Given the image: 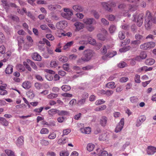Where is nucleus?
Here are the masks:
<instances>
[{"label": "nucleus", "instance_id": "1", "mask_svg": "<svg viewBox=\"0 0 156 156\" xmlns=\"http://www.w3.org/2000/svg\"><path fill=\"white\" fill-rule=\"evenodd\" d=\"M156 23L155 17L153 16L151 13L147 10L145 13V27L147 30L150 29L153 24Z\"/></svg>", "mask_w": 156, "mask_h": 156}, {"label": "nucleus", "instance_id": "2", "mask_svg": "<svg viewBox=\"0 0 156 156\" xmlns=\"http://www.w3.org/2000/svg\"><path fill=\"white\" fill-rule=\"evenodd\" d=\"M155 46V42L150 41L144 43L140 46V48L143 50L150 49L154 48Z\"/></svg>", "mask_w": 156, "mask_h": 156}, {"label": "nucleus", "instance_id": "3", "mask_svg": "<svg viewBox=\"0 0 156 156\" xmlns=\"http://www.w3.org/2000/svg\"><path fill=\"white\" fill-rule=\"evenodd\" d=\"M94 54L93 51L90 50H87L84 51V56L82 59L84 61H89L92 57Z\"/></svg>", "mask_w": 156, "mask_h": 156}, {"label": "nucleus", "instance_id": "4", "mask_svg": "<svg viewBox=\"0 0 156 156\" xmlns=\"http://www.w3.org/2000/svg\"><path fill=\"white\" fill-rule=\"evenodd\" d=\"M128 10L124 11L123 12V14L124 16H127L129 17L131 15L129 14V12H133L136 11L137 9L138 6L136 5H132L130 4H128Z\"/></svg>", "mask_w": 156, "mask_h": 156}, {"label": "nucleus", "instance_id": "5", "mask_svg": "<svg viewBox=\"0 0 156 156\" xmlns=\"http://www.w3.org/2000/svg\"><path fill=\"white\" fill-rule=\"evenodd\" d=\"M143 17L144 15L142 13L139 14L137 16L136 15H133V17L134 18L133 21L136 22L137 25L140 27L141 26L143 23Z\"/></svg>", "mask_w": 156, "mask_h": 156}, {"label": "nucleus", "instance_id": "6", "mask_svg": "<svg viewBox=\"0 0 156 156\" xmlns=\"http://www.w3.org/2000/svg\"><path fill=\"white\" fill-rule=\"evenodd\" d=\"M63 10L65 13H62V16L68 20H70L71 16L73 15L72 11L69 8H65Z\"/></svg>", "mask_w": 156, "mask_h": 156}, {"label": "nucleus", "instance_id": "7", "mask_svg": "<svg viewBox=\"0 0 156 156\" xmlns=\"http://www.w3.org/2000/svg\"><path fill=\"white\" fill-rule=\"evenodd\" d=\"M67 25V23L65 21H61L57 23L56 25V27L58 29L62 30L65 28Z\"/></svg>", "mask_w": 156, "mask_h": 156}, {"label": "nucleus", "instance_id": "8", "mask_svg": "<svg viewBox=\"0 0 156 156\" xmlns=\"http://www.w3.org/2000/svg\"><path fill=\"white\" fill-rule=\"evenodd\" d=\"M124 123V118H122L115 128V132L116 133H118L121 131L123 128Z\"/></svg>", "mask_w": 156, "mask_h": 156}, {"label": "nucleus", "instance_id": "9", "mask_svg": "<svg viewBox=\"0 0 156 156\" xmlns=\"http://www.w3.org/2000/svg\"><path fill=\"white\" fill-rule=\"evenodd\" d=\"M147 54L144 51H142L141 52L140 55L136 58V60L140 61L142 59H145L147 57Z\"/></svg>", "mask_w": 156, "mask_h": 156}, {"label": "nucleus", "instance_id": "10", "mask_svg": "<svg viewBox=\"0 0 156 156\" xmlns=\"http://www.w3.org/2000/svg\"><path fill=\"white\" fill-rule=\"evenodd\" d=\"M95 153L99 155L98 156H107L108 153L106 151H102L100 148H98L96 150Z\"/></svg>", "mask_w": 156, "mask_h": 156}, {"label": "nucleus", "instance_id": "11", "mask_svg": "<svg viewBox=\"0 0 156 156\" xmlns=\"http://www.w3.org/2000/svg\"><path fill=\"white\" fill-rule=\"evenodd\" d=\"M146 120V117L144 116H140L137 120L136 124V126L139 127L140 126L141 124L143 122Z\"/></svg>", "mask_w": 156, "mask_h": 156}, {"label": "nucleus", "instance_id": "12", "mask_svg": "<svg viewBox=\"0 0 156 156\" xmlns=\"http://www.w3.org/2000/svg\"><path fill=\"white\" fill-rule=\"evenodd\" d=\"M76 27L75 30L76 31H79L80 30L82 29L84 27L83 24L80 22H77L74 24Z\"/></svg>", "mask_w": 156, "mask_h": 156}, {"label": "nucleus", "instance_id": "13", "mask_svg": "<svg viewBox=\"0 0 156 156\" xmlns=\"http://www.w3.org/2000/svg\"><path fill=\"white\" fill-rule=\"evenodd\" d=\"M108 119L106 116H102L100 119L99 123L101 126H105L107 122Z\"/></svg>", "mask_w": 156, "mask_h": 156}, {"label": "nucleus", "instance_id": "14", "mask_svg": "<svg viewBox=\"0 0 156 156\" xmlns=\"http://www.w3.org/2000/svg\"><path fill=\"white\" fill-rule=\"evenodd\" d=\"M94 19L93 18H85L83 21V22L87 25H91L92 24Z\"/></svg>", "mask_w": 156, "mask_h": 156}, {"label": "nucleus", "instance_id": "15", "mask_svg": "<svg viewBox=\"0 0 156 156\" xmlns=\"http://www.w3.org/2000/svg\"><path fill=\"white\" fill-rule=\"evenodd\" d=\"M73 9L74 11L77 12H81L83 10V8L82 7L78 5H73Z\"/></svg>", "mask_w": 156, "mask_h": 156}, {"label": "nucleus", "instance_id": "16", "mask_svg": "<svg viewBox=\"0 0 156 156\" xmlns=\"http://www.w3.org/2000/svg\"><path fill=\"white\" fill-rule=\"evenodd\" d=\"M80 130L82 133L85 134H89L91 131V128L89 127L81 128Z\"/></svg>", "mask_w": 156, "mask_h": 156}, {"label": "nucleus", "instance_id": "17", "mask_svg": "<svg viewBox=\"0 0 156 156\" xmlns=\"http://www.w3.org/2000/svg\"><path fill=\"white\" fill-rule=\"evenodd\" d=\"M33 59L36 61H40L41 60V57L37 53H34L32 55Z\"/></svg>", "mask_w": 156, "mask_h": 156}, {"label": "nucleus", "instance_id": "18", "mask_svg": "<svg viewBox=\"0 0 156 156\" xmlns=\"http://www.w3.org/2000/svg\"><path fill=\"white\" fill-rule=\"evenodd\" d=\"M22 87L26 89H28L31 87V84L29 81H25L23 83Z\"/></svg>", "mask_w": 156, "mask_h": 156}, {"label": "nucleus", "instance_id": "19", "mask_svg": "<svg viewBox=\"0 0 156 156\" xmlns=\"http://www.w3.org/2000/svg\"><path fill=\"white\" fill-rule=\"evenodd\" d=\"M6 88L5 87L2 86H0V94L2 95H6L8 92L5 90Z\"/></svg>", "mask_w": 156, "mask_h": 156}, {"label": "nucleus", "instance_id": "20", "mask_svg": "<svg viewBox=\"0 0 156 156\" xmlns=\"http://www.w3.org/2000/svg\"><path fill=\"white\" fill-rule=\"evenodd\" d=\"M155 60L153 58H150L147 59L145 62V64L148 66L153 65L155 62Z\"/></svg>", "mask_w": 156, "mask_h": 156}, {"label": "nucleus", "instance_id": "21", "mask_svg": "<svg viewBox=\"0 0 156 156\" xmlns=\"http://www.w3.org/2000/svg\"><path fill=\"white\" fill-rule=\"evenodd\" d=\"M0 123L5 126H7L9 125V122L2 117H0Z\"/></svg>", "mask_w": 156, "mask_h": 156}, {"label": "nucleus", "instance_id": "22", "mask_svg": "<svg viewBox=\"0 0 156 156\" xmlns=\"http://www.w3.org/2000/svg\"><path fill=\"white\" fill-rule=\"evenodd\" d=\"M61 7L60 5H48V9L51 11L54 10L56 9L57 8H60Z\"/></svg>", "mask_w": 156, "mask_h": 156}, {"label": "nucleus", "instance_id": "23", "mask_svg": "<svg viewBox=\"0 0 156 156\" xmlns=\"http://www.w3.org/2000/svg\"><path fill=\"white\" fill-rule=\"evenodd\" d=\"M5 73L7 74H11L13 72V66L9 65L5 70Z\"/></svg>", "mask_w": 156, "mask_h": 156}, {"label": "nucleus", "instance_id": "24", "mask_svg": "<svg viewBox=\"0 0 156 156\" xmlns=\"http://www.w3.org/2000/svg\"><path fill=\"white\" fill-rule=\"evenodd\" d=\"M58 112V110L56 109H51L48 111V114L51 116L54 115L56 113Z\"/></svg>", "mask_w": 156, "mask_h": 156}, {"label": "nucleus", "instance_id": "25", "mask_svg": "<svg viewBox=\"0 0 156 156\" xmlns=\"http://www.w3.org/2000/svg\"><path fill=\"white\" fill-rule=\"evenodd\" d=\"M24 137L22 136H19L17 140V144L18 146H20L22 145L24 143Z\"/></svg>", "mask_w": 156, "mask_h": 156}, {"label": "nucleus", "instance_id": "26", "mask_svg": "<svg viewBox=\"0 0 156 156\" xmlns=\"http://www.w3.org/2000/svg\"><path fill=\"white\" fill-rule=\"evenodd\" d=\"M115 84L113 82H110L107 83L106 86L109 88L114 89L116 87Z\"/></svg>", "mask_w": 156, "mask_h": 156}, {"label": "nucleus", "instance_id": "27", "mask_svg": "<svg viewBox=\"0 0 156 156\" xmlns=\"http://www.w3.org/2000/svg\"><path fill=\"white\" fill-rule=\"evenodd\" d=\"M66 138H62L59 139L57 141L58 144H59L62 145L66 143Z\"/></svg>", "mask_w": 156, "mask_h": 156}, {"label": "nucleus", "instance_id": "28", "mask_svg": "<svg viewBox=\"0 0 156 156\" xmlns=\"http://www.w3.org/2000/svg\"><path fill=\"white\" fill-rule=\"evenodd\" d=\"M101 4L103 7L106 10L109 11L111 9L108 6L109 5L108 2L107 3L105 2H102L101 3Z\"/></svg>", "mask_w": 156, "mask_h": 156}, {"label": "nucleus", "instance_id": "29", "mask_svg": "<svg viewBox=\"0 0 156 156\" xmlns=\"http://www.w3.org/2000/svg\"><path fill=\"white\" fill-rule=\"evenodd\" d=\"M61 88L63 91H69L71 89V87L70 86L65 85L62 86Z\"/></svg>", "mask_w": 156, "mask_h": 156}, {"label": "nucleus", "instance_id": "30", "mask_svg": "<svg viewBox=\"0 0 156 156\" xmlns=\"http://www.w3.org/2000/svg\"><path fill=\"white\" fill-rule=\"evenodd\" d=\"M154 147L152 146H149L147 147V153L148 154H154Z\"/></svg>", "mask_w": 156, "mask_h": 156}, {"label": "nucleus", "instance_id": "31", "mask_svg": "<svg viewBox=\"0 0 156 156\" xmlns=\"http://www.w3.org/2000/svg\"><path fill=\"white\" fill-rule=\"evenodd\" d=\"M131 48V47L129 46H127L121 48L119 50L120 52H125L129 50Z\"/></svg>", "mask_w": 156, "mask_h": 156}, {"label": "nucleus", "instance_id": "32", "mask_svg": "<svg viewBox=\"0 0 156 156\" xmlns=\"http://www.w3.org/2000/svg\"><path fill=\"white\" fill-rule=\"evenodd\" d=\"M94 147V144L91 143L88 144L87 146V149L89 151H93Z\"/></svg>", "mask_w": 156, "mask_h": 156}, {"label": "nucleus", "instance_id": "33", "mask_svg": "<svg viewBox=\"0 0 156 156\" xmlns=\"http://www.w3.org/2000/svg\"><path fill=\"white\" fill-rule=\"evenodd\" d=\"M59 61L63 62H66L68 60V58L64 56H60L59 58Z\"/></svg>", "mask_w": 156, "mask_h": 156}, {"label": "nucleus", "instance_id": "34", "mask_svg": "<svg viewBox=\"0 0 156 156\" xmlns=\"http://www.w3.org/2000/svg\"><path fill=\"white\" fill-rule=\"evenodd\" d=\"M9 17L11 19L16 22H17L19 21V17L16 16L11 14L9 16Z\"/></svg>", "mask_w": 156, "mask_h": 156}, {"label": "nucleus", "instance_id": "35", "mask_svg": "<svg viewBox=\"0 0 156 156\" xmlns=\"http://www.w3.org/2000/svg\"><path fill=\"white\" fill-rule=\"evenodd\" d=\"M5 152L8 156H15L14 152L11 150H6Z\"/></svg>", "mask_w": 156, "mask_h": 156}, {"label": "nucleus", "instance_id": "36", "mask_svg": "<svg viewBox=\"0 0 156 156\" xmlns=\"http://www.w3.org/2000/svg\"><path fill=\"white\" fill-rule=\"evenodd\" d=\"M106 108V106L105 105H103L101 106L97 107L95 109V110L96 111H99L105 109Z\"/></svg>", "mask_w": 156, "mask_h": 156}, {"label": "nucleus", "instance_id": "37", "mask_svg": "<svg viewBox=\"0 0 156 156\" xmlns=\"http://www.w3.org/2000/svg\"><path fill=\"white\" fill-rule=\"evenodd\" d=\"M58 96L57 94L51 93L47 96V98L49 99H52L57 97Z\"/></svg>", "mask_w": 156, "mask_h": 156}, {"label": "nucleus", "instance_id": "38", "mask_svg": "<svg viewBox=\"0 0 156 156\" xmlns=\"http://www.w3.org/2000/svg\"><path fill=\"white\" fill-rule=\"evenodd\" d=\"M118 37L121 40H123L125 37V32L120 31L119 32Z\"/></svg>", "mask_w": 156, "mask_h": 156}, {"label": "nucleus", "instance_id": "39", "mask_svg": "<svg viewBox=\"0 0 156 156\" xmlns=\"http://www.w3.org/2000/svg\"><path fill=\"white\" fill-rule=\"evenodd\" d=\"M2 5L3 7L5 9L7 10L9 9V5H8L6 1H2Z\"/></svg>", "mask_w": 156, "mask_h": 156}, {"label": "nucleus", "instance_id": "40", "mask_svg": "<svg viewBox=\"0 0 156 156\" xmlns=\"http://www.w3.org/2000/svg\"><path fill=\"white\" fill-rule=\"evenodd\" d=\"M41 28L44 30H47L48 32L51 33V31L49 28H48L47 26L45 24L41 25L40 26Z\"/></svg>", "mask_w": 156, "mask_h": 156}, {"label": "nucleus", "instance_id": "41", "mask_svg": "<svg viewBox=\"0 0 156 156\" xmlns=\"http://www.w3.org/2000/svg\"><path fill=\"white\" fill-rule=\"evenodd\" d=\"M130 100L131 103H135L138 102V99L136 97L133 96L130 98Z\"/></svg>", "mask_w": 156, "mask_h": 156}, {"label": "nucleus", "instance_id": "42", "mask_svg": "<svg viewBox=\"0 0 156 156\" xmlns=\"http://www.w3.org/2000/svg\"><path fill=\"white\" fill-rule=\"evenodd\" d=\"M88 41L89 43L90 44L94 45L96 43V41L95 39L92 38L90 37V38H88Z\"/></svg>", "mask_w": 156, "mask_h": 156}, {"label": "nucleus", "instance_id": "43", "mask_svg": "<svg viewBox=\"0 0 156 156\" xmlns=\"http://www.w3.org/2000/svg\"><path fill=\"white\" fill-rule=\"evenodd\" d=\"M49 132L48 129L46 128H42L40 131V133L41 134H47Z\"/></svg>", "mask_w": 156, "mask_h": 156}, {"label": "nucleus", "instance_id": "44", "mask_svg": "<svg viewBox=\"0 0 156 156\" xmlns=\"http://www.w3.org/2000/svg\"><path fill=\"white\" fill-rule=\"evenodd\" d=\"M69 154L67 151H62L60 152L59 155L60 156H68Z\"/></svg>", "mask_w": 156, "mask_h": 156}, {"label": "nucleus", "instance_id": "45", "mask_svg": "<svg viewBox=\"0 0 156 156\" xmlns=\"http://www.w3.org/2000/svg\"><path fill=\"white\" fill-rule=\"evenodd\" d=\"M56 137V134L54 133H50L48 136V138L50 139H55Z\"/></svg>", "mask_w": 156, "mask_h": 156}, {"label": "nucleus", "instance_id": "46", "mask_svg": "<svg viewBox=\"0 0 156 156\" xmlns=\"http://www.w3.org/2000/svg\"><path fill=\"white\" fill-rule=\"evenodd\" d=\"M109 5L112 7H115L116 5V3L114 0H112L108 2Z\"/></svg>", "mask_w": 156, "mask_h": 156}, {"label": "nucleus", "instance_id": "47", "mask_svg": "<svg viewBox=\"0 0 156 156\" xmlns=\"http://www.w3.org/2000/svg\"><path fill=\"white\" fill-rule=\"evenodd\" d=\"M58 65V63L56 62L54 60L51 61L50 66V67H56Z\"/></svg>", "mask_w": 156, "mask_h": 156}, {"label": "nucleus", "instance_id": "48", "mask_svg": "<svg viewBox=\"0 0 156 156\" xmlns=\"http://www.w3.org/2000/svg\"><path fill=\"white\" fill-rule=\"evenodd\" d=\"M91 13L92 14L94 17L96 19H98L99 17V15L98 13L95 10H92L91 11Z\"/></svg>", "mask_w": 156, "mask_h": 156}, {"label": "nucleus", "instance_id": "49", "mask_svg": "<svg viewBox=\"0 0 156 156\" xmlns=\"http://www.w3.org/2000/svg\"><path fill=\"white\" fill-rule=\"evenodd\" d=\"M58 114L59 115H67L68 112L65 111H59L58 110Z\"/></svg>", "mask_w": 156, "mask_h": 156}, {"label": "nucleus", "instance_id": "50", "mask_svg": "<svg viewBox=\"0 0 156 156\" xmlns=\"http://www.w3.org/2000/svg\"><path fill=\"white\" fill-rule=\"evenodd\" d=\"M40 143L42 145L44 146H47L49 144L48 141L44 139L41 140Z\"/></svg>", "mask_w": 156, "mask_h": 156}, {"label": "nucleus", "instance_id": "51", "mask_svg": "<svg viewBox=\"0 0 156 156\" xmlns=\"http://www.w3.org/2000/svg\"><path fill=\"white\" fill-rule=\"evenodd\" d=\"M71 132V130L69 129H64L63 131V134L62 136H63L65 135H67Z\"/></svg>", "mask_w": 156, "mask_h": 156}, {"label": "nucleus", "instance_id": "52", "mask_svg": "<svg viewBox=\"0 0 156 156\" xmlns=\"http://www.w3.org/2000/svg\"><path fill=\"white\" fill-rule=\"evenodd\" d=\"M109 31L111 33H113L116 30L115 27L113 25H112L109 28Z\"/></svg>", "mask_w": 156, "mask_h": 156}, {"label": "nucleus", "instance_id": "53", "mask_svg": "<svg viewBox=\"0 0 156 156\" xmlns=\"http://www.w3.org/2000/svg\"><path fill=\"white\" fill-rule=\"evenodd\" d=\"M136 83H140V76L139 75L136 74L135 76L134 79Z\"/></svg>", "mask_w": 156, "mask_h": 156}, {"label": "nucleus", "instance_id": "54", "mask_svg": "<svg viewBox=\"0 0 156 156\" xmlns=\"http://www.w3.org/2000/svg\"><path fill=\"white\" fill-rule=\"evenodd\" d=\"M105 101L103 99H99L96 101L95 102V104L96 105H98L100 104L104 103Z\"/></svg>", "mask_w": 156, "mask_h": 156}, {"label": "nucleus", "instance_id": "55", "mask_svg": "<svg viewBox=\"0 0 156 156\" xmlns=\"http://www.w3.org/2000/svg\"><path fill=\"white\" fill-rule=\"evenodd\" d=\"M116 54V51L108 52L107 54V56L109 58L112 57Z\"/></svg>", "mask_w": 156, "mask_h": 156}, {"label": "nucleus", "instance_id": "56", "mask_svg": "<svg viewBox=\"0 0 156 156\" xmlns=\"http://www.w3.org/2000/svg\"><path fill=\"white\" fill-rule=\"evenodd\" d=\"M97 36L98 39L100 40L104 41L105 39V37L101 34H98Z\"/></svg>", "mask_w": 156, "mask_h": 156}, {"label": "nucleus", "instance_id": "57", "mask_svg": "<svg viewBox=\"0 0 156 156\" xmlns=\"http://www.w3.org/2000/svg\"><path fill=\"white\" fill-rule=\"evenodd\" d=\"M27 15L31 19L33 20H34L35 19V17L33 16L32 13L31 12H28L27 13Z\"/></svg>", "mask_w": 156, "mask_h": 156}, {"label": "nucleus", "instance_id": "58", "mask_svg": "<svg viewBox=\"0 0 156 156\" xmlns=\"http://www.w3.org/2000/svg\"><path fill=\"white\" fill-rule=\"evenodd\" d=\"M44 108L43 107H41L40 108H37L34 109V112L36 113H40L42 111Z\"/></svg>", "mask_w": 156, "mask_h": 156}, {"label": "nucleus", "instance_id": "59", "mask_svg": "<svg viewBox=\"0 0 156 156\" xmlns=\"http://www.w3.org/2000/svg\"><path fill=\"white\" fill-rule=\"evenodd\" d=\"M147 66H144L141 67L140 68L138 69L137 70V71L138 72H140L142 71H145V72H147Z\"/></svg>", "mask_w": 156, "mask_h": 156}, {"label": "nucleus", "instance_id": "60", "mask_svg": "<svg viewBox=\"0 0 156 156\" xmlns=\"http://www.w3.org/2000/svg\"><path fill=\"white\" fill-rule=\"evenodd\" d=\"M5 52V48L3 45H2L0 47V53L2 54H4Z\"/></svg>", "mask_w": 156, "mask_h": 156}, {"label": "nucleus", "instance_id": "61", "mask_svg": "<svg viewBox=\"0 0 156 156\" xmlns=\"http://www.w3.org/2000/svg\"><path fill=\"white\" fill-rule=\"evenodd\" d=\"M47 38L51 41H53L54 40V37L51 34H47L46 35Z\"/></svg>", "mask_w": 156, "mask_h": 156}, {"label": "nucleus", "instance_id": "62", "mask_svg": "<svg viewBox=\"0 0 156 156\" xmlns=\"http://www.w3.org/2000/svg\"><path fill=\"white\" fill-rule=\"evenodd\" d=\"M30 64L31 67L35 70H37V67L35 64V63L32 61L30 60Z\"/></svg>", "mask_w": 156, "mask_h": 156}, {"label": "nucleus", "instance_id": "63", "mask_svg": "<svg viewBox=\"0 0 156 156\" xmlns=\"http://www.w3.org/2000/svg\"><path fill=\"white\" fill-rule=\"evenodd\" d=\"M126 65V63L124 62H120L118 65V66L120 68H123L125 67Z\"/></svg>", "mask_w": 156, "mask_h": 156}, {"label": "nucleus", "instance_id": "64", "mask_svg": "<svg viewBox=\"0 0 156 156\" xmlns=\"http://www.w3.org/2000/svg\"><path fill=\"white\" fill-rule=\"evenodd\" d=\"M63 68L66 71H68L69 70V65L68 63H66L63 65Z\"/></svg>", "mask_w": 156, "mask_h": 156}]
</instances>
